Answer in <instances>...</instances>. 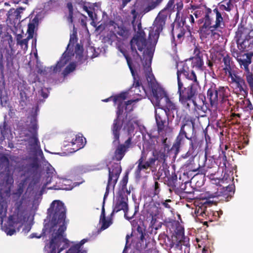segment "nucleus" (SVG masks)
<instances>
[{"mask_svg":"<svg viewBox=\"0 0 253 253\" xmlns=\"http://www.w3.org/2000/svg\"><path fill=\"white\" fill-rule=\"evenodd\" d=\"M22 200L15 204V208L12 215L8 217L7 226L3 227V230L7 235L11 236L19 231L26 221L25 211L22 207Z\"/></svg>","mask_w":253,"mask_h":253,"instance_id":"20e7f679","label":"nucleus"},{"mask_svg":"<svg viewBox=\"0 0 253 253\" xmlns=\"http://www.w3.org/2000/svg\"><path fill=\"white\" fill-rule=\"evenodd\" d=\"M176 240L172 241L170 244L169 253H190V244L189 239L184 236V231H179L176 233Z\"/></svg>","mask_w":253,"mask_h":253,"instance_id":"9b49d317","label":"nucleus"},{"mask_svg":"<svg viewBox=\"0 0 253 253\" xmlns=\"http://www.w3.org/2000/svg\"><path fill=\"white\" fill-rule=\"evenodd\" d=\"M153 99L152 102L153 103L159 107V106H163V102L168 98L169 96L166 92L161 88H152Z\"/></svg>","mask_w":253,"mask_h":253,"instance_id":"a211bd4d","label":"nucleus"},{"mask_svg":"<svg viewBox=\"0 0 253 253\" xmlns=\"http://www.w3.org/2000/svg\"><path fill=\"white\" fill-rule=\"evenodd\" d=\"M197 172L191 179V183H193L197 187H200L203 185L204 183L205 176L201 173Z\"/></svg>","mask_w":253,"mask_h":253,"instance_id":"c756f323","label":"nucleus"},{"mask_svg":"<svg viewBox=\"0 0 253 253\" xmlns=\"http://www.w3.org/2000/svg\"><path fill=\"white\" fill-rule=\"evenodd\" d=\"M67 51H65L62 54L60 59L58 61L56 64L53 66H51L50 69L53 68V72L56 73L57 72L60 70V69L63 67L70 60V55L69 52H67Z\"/></svg>","mask_w":253,"mask_h":253,"instance_id":"a878e982","label":"nucleus"},{"mask_svg":"<svg viewBox=\"0 0 253 253\" xmlns=\"http://www.w3.org/2000/svg\"><path fill=\"white\" fill-rule=\"evenodd\" d=\"M185 77L187 79L193 81V83L190 84H194L196 86H200L199 81L197 80L196 75L194 71H191V72H188L185 76Z\"/></svg>","mask_w":253,"mask_h":253,"instance_id":"4c0bfd02","label":"nucleus"},{"mask_svg":"<svg viewBox=\"0 0 253 253\" xmlns=\"http://www.w3.org/2000/svg\"><path fill=\"white\" fill-rule=\"evenodd\" d=\"M109 176L107 185L106 188V194L109 193V187H114L122 171V168L120 163H113L111 168L108 167Z\"/></svg>","mask_w":253,"mask_h":253,"instance_id":"dca6fc26","label":"nucleus"},{"mask_svg":"<svg viewBox=\"0 0 253 253\" xmlns=\"http://www.w3.org/2000/svg\"><path fill=\"white\" fill-rule=\"evenodd\" d=\"M183 25L186 24L187 23H189L192 26V28H193V25L195 24V18L193 14H188L182 20Z\"/></svg>","mask_w":253,"mask_h":253,"instance_id":"3c124183","label":"nucleus"},{"mask_svg":"<svg viewBox=\"0 0 253 253\" xmlns=\"http://www.w3.org/2000/svg\"><path fill=\"white\" fill-rule=\"evenodd\" d=\"M232 55L237 60L241 55H243V53H241L240 51H239L236 48H233L231 50Z\"/></svg>","mask_w":253,"mask_h":253,"instance_id":"052dcab7","label":"nucleus"},{"mask_svg":"<svg viewBox=\"0 0 253 253\" xmlns=\"http://www.w3.org/2000/svg\"><path fill=\"white\" fill-rule=\"evenodd\" d=\"M167 184L168 186L170 188V190L172 189L173 191H175L177 185H178L177 177L175 173L171 174L169 177H168Z\"/></svg>","mask_w":253,"mask_h":253,"instance_id":"2f4dec72","label":"nucleus"},{"mask_svg":"<svg viewBox=\"0 0 253 253\" xmlns=\"http://www.w3.org/2000/svg\"><path fill=\"white\" fill-rule=\"evenodd\" d=\"M144 160H145V158L144 156L143 153H142L141 157L136 162V164L137 166L134 171V176L136 179H140L142 177V171L147 170L148 169L144 164Z\"/></svg>","mask_w":253,"mask_h":253,"instance_id":"393cba45","label":"nucleus"},{"mask_svg":"<svg viewBox=\"0 0 253 253\" xmlns=\"http://www.w3.org/2000/svg\"><path fill=\"white\" fill-rule=\"evenodd\" d=\"M77 33H73V34L70 35L69 42L67 45L66 48V51L69 50V47L71 44L74 45L75 42L77 41Z\"/></svg>","mask_w":253,"mask_h":253,"instance_id":"13d9d810","label":"nucleus"},{"mask_svg":"<svg viewBox=\"0 0 253 253\" xmlns=\"http://www.w3.org/2000/svg\"><path fill=\"white\" fill-rule=\"evenodd\" d=\"M130 48L132 52L137 53L135 45L137 47L138 50L142 51L147 45V40L144 39H139V38L134 37L130 42Z\"/></svg>","mask_w":253,"mask_h":253,"instance_id":"5701e85b","label":"nucleus"},{"mask_svg":"<svg viewBox=\"0 0 253 253\" xmlns=\"http://www.w3.org/2000/svg\"><path fill=\"white\" fill-rule=\"evenodd\" d=\"M188 140L189 141V147L187 153L182 156L184 158H187L190 156L193 158L197 154L204 143L203 140L200 139L196 135L189 137Z\"/></svg>","mask_w":253,"mask_h":253,"instance_id":"f3484780","label":"nucleus"},{"mask_svg":"<svg viewBox=\"0 0 253 253\" xmlns=\"http://www.w3.org/2000/svg\"><path fill=\"white\" fill-rule=\"evenodd\" d=\"M253 56L252 53H243V55L237 60L240 67L245 71V72L250 71L249 65L252 63Z\"/></svg>","mask_w":253,"mask_h":253,"instance_id":"aec40b11","label":"nucleus"},{"mask_svg":"<svg viewBox=\"0 0 253 253\" xmlns=\"http://www.w3.org/2000/svg\"><path fill=\"white\" fill-rule=\"evenodd\" d=\"M168 122L169 120H163L156 122L158 133H160L164 130L165 127L169 125Z\"/></svg>","mask_w":253,"mask_h":253,"instance_id":"de8ad7c7","label":"nucleus"},{"mask_svg":"<svg viewBox=\"0 0 253 253\" xmlns=\"http://www.w3.org/2000/svg\"><path fill=\"white\" fill-rule=\"evenodd\" d=\"M38 124L36 116H33L31 124L28 127V131L32 134L26 140L31 149L37 151L40 148V143L38 138Z\"/></svg>","mask_w":253,"mask_h":253,"instance_id":"2eb2a0df","label":"nucleus"},{"mask_svg":"<svg viewBox=\"0 0 253 253\" xmlns=\"http://www.w3.org/2000/svg\"><path fill=\"white\" fill-rule=\"evenodd\" d=\"M174 0H169L166 7L162 10H165V13H168L167 11H170L171 8L173 7Z\"/></svg>","mask_w":253,"mask_h":253,"instance_id":"0e129e2a","label":"nucleus"},{"mask_svg":"<svg viewBox=\"0 0 253 253\" xmlns=\"http://www.w3.org/2000/svg\"><path fill=\"white\" fill-rule=\"evenodd\" d=\"M169 116L167 115V113L162 108H158L155 109V119L156 122L163 120H169Z\"/></svg>","mask_w":253,"mask_h":253,"instance_id":"7c9ffc66","label":"nucleus"},{"mask_svg":"<svg viewBox=\"0 0 253 253\" xmlns=\"http://www.w3.org/2000/svg\"><path fill=\"white\" fill-rule=\"evenodd\" d=\"M75 52L80 57L83 56V47L82 45H81L79 43L77 44L75 46Z\"/></svg>","mask_w":253,"mask_h":253,"instance_id":"e2e57ef3","label":"nucleus"},{"mask_svg":"<svg viewBox=\"0 0 253 253\" xmlns=\"http://www.w3.org/2000/svg\"><path fill=\"white\" fill-rule=\"evenodd\" d=\"M20 104L22 106H25L27 105L26 101L28 98V96L27 95L26 93L23 91H21L20 92Z\"/></svg>","mask_w":253,"mask_h":253,"instance_id":"5fc2aeb1","label":"nucleus"},{"mask_svg":"<svg viewBox=\"0 0 253 253\" xmlns=\"http://www.w3.org/2000/svg\"><path fill=\"white\" fill-rule=\"evenodd\" d=\"M175 32L177 34V37L180 41L185 34V30L183 27L178 26L175 29Z\"/></svg>","mask_w":253,"mask_h":253,"instance_id":"864d4df0","label":"nucleus"},{"mask_svg":"<svg viewBox=\"0 0 253 253\" xmlns=\"http://www.w3.org/2000/svg\"><path fill=\"white\" fill-rule=\"evenodd\" d=\"M47 213L51 217V224H52L50 231L53 228L50 240L51 243L59 242L69 244L70 241L66 238L65 233L67 222L65 220L66 208L64 204L60 200L53 201L47 210Z\"/></svg>","mask_w":253,"mask_h":253,"instance_id":"f03ea898","label":"nucleus"},{"mask_svg":"<svg viewBox=\"0 0 253 253\" xmlns=\"http://www.w3.org/2000/svg\"><path fill=\"white\" fill-rule=\"evenodd\" d=\"M30 39H29L28 37H27V38L23 39L18 42L17 44L19 45L24 50H27L28 47V42Z\"/></svg>","mask_w":253,"mask_h":253,"instance_id":"603ef678","label":"nucleus"},{"mask_svg":"<svg viewBox=\"0 0 253 253\" xmlns=\"http://www.w3.org/2000/svg\"><path fill=\"white\" fill-rule=\"evenodd\" d=\"M100 221L102 222L101 229L102 230L107 229L112 223V220L111 219L106 220V218H101Z\"/></svg>","mask_w":253,"mask_h":253,"instance_id":"6e6d98bb","label":"nucleus"},{"mask_svg":"<svg viewBox=\"0 0 253 253\" xmlns=\"http://www.w3.org/2000/svg\"><path fill=\"white\" fill-rule=\"evenodd\" d=\"M147 212L149 213L150 216H157L159 214V211L158 207L154 204H150L148 206Z\"/></svg>","mask_w":253,"mask_h":253,"instance_id":"49530a36","label":"nucleus"},{"mask_svg":"<svg viewBox=\"0 0 253 253\" xmlns=\"http://www.w3.org/2000/svg\"><path fill=\"white\" fill-rule=\"evenodd\" d=\"M38 22V20L34 18L32 22H30L28 25V37L29 39H33L34 37V30L35 29V23Z\"/></svg>","mask_w":253,"mask_h":253,"instance_id":"c9c22d12","label":"nucleus"},{"mask_svg":"<svg viewBox=\"0 0 253 253\" xmlns=\"http://www.w3.org/2000/svg\"><path fill=\"white\" fill-rule=\"evenodd\" d=\"M221 56L223 57V62L224 65V67L223 68V70L226 75L236 71L235 70L232 69L231 67V64L232 63V60L231 57L228 54H225L224 53H220Z\"/></svg>","mask_w":253,"mask_h":253,"instance_id":"cd10ccee","label":"nucleus"},{"mask_svg":"<svg viewBox=\"0 0 253 253\" xmlns=\"http://www.w3.org/2000/svg\"><path fill=\"white\" fill-rule=\"evenodd\" d=\"M157 5V3L156 2H153L150 4H149L144 9L143 11L144 13L148 12L151 10L154 9Z\"/></svg>","mask_w":253,"mask_h":253,"instance_id":"69168bd1","label":"nucleus"},{"mask_svg":"<svg viewBox=\"0 0 253 253\" xmlns=\"http://www.w3.org/2000/svg\"><path fill=\"white\" fill-rule=\"evenodd\" d=\"M245 80L251 90L253 92V73L250 70L245 72Z\"/></svg>","mask_w":253,"mask_h":253,"instance_id":"e433bc0d","label":"nucleus"},{"mask_svg":"<svg viewBox=\"0 0 253 253\" xmlns=\"http://www.w3.org/2000/svg\"><path fill=\"white\" fill-rule=\"evenodd\" d=\"M167 155H166L165 152H160L158 154L157 156H155L156 159H157V161L160 162H163L164 163L166 161Z\"/></svg>","mask_w":253,"mask_h":253,"instance_id":"bf43d9fd","label":"nucleus"},{"mask_svg":"<svg viewBox=\"0 0 253 253\" xmlns=\"http://www.w3.org/2000/svg\"><path fill=\"white\" fill-rule=\"evenodd\" d=\"M70 244H66L59 242H55L51 243V240L49 242L48 248L51 249L47 253H60L61 251L68 248Z\"/></svg>","mask_w":253,"mask_h":253,"instance_id":"bb28decb","label":"nucleus"},{"mask_svg":"<svg viewBox=\"0 0 253 253\" xmlns=\"http://www.w3.org/2000/svg\"><path fill=\"white\" fill-rule=\"evenodd\" d=\"M8 125L5 121L2 124L0 125V143L2 142L5 138V135L7 133Z\"/></svg>","mask_w":253,"mask_h":253,"instance_id":"f704fd0d","label":"nucleus"},{"mask_svg":"<svg viewBox=\"0 0 253 253\" xmlns=\"http://www.w3.org/2000/svg\"><path fill=\"white\" fill-rule=\"evenodd\" d=\"M235 2V0H222L212 10L207 9L206 15V23L210 24L212 16H215V20L213 28L218 29L219 32L222 33L223 30L225 27L222 11L230 12L234 8V4Z\"/></svg>","mask_w":253,"mask_h":253,"instance_id":"7ed1b4c3","label":"nucleus"},{"mask_svg":"<svg viewBox=\"0 0 253 253\" xmlns=\"http://www.w3.org/2000/svg\"><path fill=\"white\" fill-rule=\"evenodd\" d=\"M158 108L164 109L167 113V115L169 116H172V118L174 117V113L176 112L177 113L178 112L177 106L175 103L170 100L169 97L166 98V99L164 101L163 106H159Z\"/></svg>","mask_w":253,"mask_h":253,"instance_id":"412c9836","label":"nucleus"},{"mask_svg":"<svg viewBox=\"0 0 253 253\" xmlns=\"http://www.w3.org/2000/svg\"><path fill=\"white\" fill-rule=\"evenodd\" d=\"M207 9L210 8L205 7L204 9L198 8L191 11V14L194 15V17L196 19L199 18L203 15V17L197 20L199 24L203 23V24L199 28V32L201 37L207 38L210 36L211 37L215 38L219 37L218 34L219 29L216 28H213L214 24H212L214 16H212L211 23L207 24L206 21V15Z\"/></svg>","mask_w":253,"mask_h":253,"instance_id":"39448f33","label":"nucleus"},{"mask_svg":"<svg viewBox=\"0 0 253 253\" xmlns=\"http://www.w3.org/2000/svg\"><path fill=\"white\" fill-rule=\"evenodd\" d=\"M128 198L124 192H121L119 196L117 197L116 202L113 206V211L111 215L113 216L115 213H117L121 211H123L124 212L125 218L130 220L132 219L138 211V210L135 208V211L132 215L129 216L127 215L128 211Z\"/></svg>","mask_w":253,"mask_h":253,"instance_id":"f8f14e48","label":"nucleus"},{"mask_svg":"<svg viewBox=\"0 0 253 253\" xmlns=\"http://www.w3.org/2000/svg\"><path fill=\"white\" fill-rule=\"evenodd\" d=\"M236 105L237 111H239V109H241L244 112H247L249 114L253 113V102L249 98H244L238 101Z\"/></svg>","mask_w":253,"mask_h":253,"instance_id":"4be33fe9","label":"nucleus"},{"mask_svg":"<svg viewBox=\"0 0 253 253\" xmlns=\"http://www.w3.org/2000/svg\"><path fill=\"white\" fill-rule=\"evenodd\" d=\"M177 94L179 95V101L186 109L190 110L191 101L194 105H196V98L198 93V88L200 86L194 84H190L188 87L184 86L182 81L177 83Z\"/></svg>","mask_w":253,"mask_h":253,"instance_id":"0eeeda50","label":"nucleus"},{"mask_svg":"<svg viewBox=\"0 0 253 253\" xmlns=\"http://www.w3.org/2000/svg\"><path fill=\"white\" fill-rule=\"evenodd\" d=\"M20 12L17 9H10L7 13L8 18L10 20H18L20 17Z\"/></svg>","mask_w":253,"mask_h":253,"instance_id":"58836bf2","label":"nucleus"},{"mask_svg":"<svg viewBox=\"0 0 253 253\" xmlns=\"http://www.w3.org/2000/svg\"><path fill=\"white\" fill-rule=\"evenodd\" d=\"M188 129H192V131H194V127L193 125L191 126L190 124L186 123L181 125L179 133L170 149V150L175 155H177L180 152V148L184 145L185 142V138L188 140L189 136L187 133Z\"/></svg>","mask_w":253,"mask_h":253,"instance_id":"ddd939ff","label":"nucleus"},{"mask_svg":"<svg viewBox=\"0 0 253 253\" xmlns=\"http://www.w3.org/2000/svg\"><path fill=\"white\" fill-rule=\"evenodd\" d=\"M107 37L108 39V42H110L111 44H112L113 42L117 41L120 42L121 41L120 38L118 37L117 33L114 32V30L110 31Z\"/></svg>","mask_w":253,"mask_h":253,"instance_id":"8fccbe9b","label":"nucleus"},{"mask_svg":"<svg viewBox=\"0 0 253 253\" xmlns=\"http://www.w3.org/2000/svg\"><path fill=\"white\" fill-rule=\"evenodd\" d=\"M48 70L49 68L42 66L38 67L37 72L40 74L46 75Z\"/></svg>","mask_w":253,"mask_h":253,"instance_id":"338daca9","label":"nucleus"},{"mask_svg":"<svg viewBox=\"0 0 253 253\" xmlns=\"http://www.w3.org/2000/svg\"><path fill=\"white\" fill-rule=\"evenodd\" d=\"M229 83L233 91L237 94L245 97L248 94L249 88L244 75L242 72L236 70L227 75Z\"/></svg>","mask_w":253,"mask_h":253,"instance_id":"6e6552de","label":"nucleus"},{"mask_svg":"<svg viewBox=\"0 0 253 253\" xmlns=\"http://www.w3.org/2000/svg\"><path fill=\"white\" fill-rule=\"evenodd\" d=\"M153 197L158 196L161 191V185L158 180H154V183L152 186Z\"/></svg>","mask_w":253,"mask_h":253,"instance_id":"09e8293b","label":"nucleus"},{"mask_svg":"<svg viewBox=\"0 0 253 253\" xmlns=\"http://www.w3.org/2000/svg\"><path fill=\"white\" fill-rule=\"evenodd\" d=\"M127 94V92H122L116 95L114 98V103L117 105L118 107L116 118L113 121L111 131L112 135V144L115 147L113 159L118 162H120L123 159L132 144L131 136H129L124 143H121L120 139L121 130L124 122V119L121 120V117L125 111V113L126 114V118L127 114L133 110V105L132 104L137 101L136 99L125 101Z\"/></svg>","mask_w":253,"mask_h":253,"instance_id":"f257e3e1","label":"nucleus"},{"mask_svg":"<svg viewBox=\"0 0 253 253\" xmlns=\"http://www.w3.org/2000/svg\"><path fill=\"white\" fill-rule=\"evenodd\" d=\"M76 67V65L74 62L70 63L63 71L62 75L66 77L70 73L73 72Z\"/></svg>","mask_w":253,"mask_h":253,"instance_id":"a18cd8bd","label":"nucleus"},{"mask_svg":"<svg viewBox=\"0 0 253 253\" xmlns=\"http://www.w3.org/2000/svg\"><path fill=\"white\" fill-rule=\"evenodd\" d=\"M5 58L6 60V62L8 64H12L13 59H14V55L12 52V51H10L9 50H6L5 54Z\"/></svg>","mask_w":253,"mask_h":253,"instance_id":"4d7b16f0","label":"nucleus"},{"mask_svg":"<svg viewBox=\"0 0 253 253\" xmlns=\"http://www.w3.org/2000/svg\"><path fill=\"white\" fill-rule=\"evenodd\" d=\"M205 163L204 165L201 167L200 166L196 169L189 168V172H196L203 174L205 176H207L211 179L212 184L217 185L219 182V179L214 177V175L217 172L218 167L213 160H209L208 161L207 159V155H205Z\"/></svg>","mask_w":253,"mask_h":253,"instance_id":"1a4fd4ad","label":"nucleus"},{"mask_svg":"<svg viewBox=\"0 0 253 253\" xmlns=\"http://www.w3.org/2000/svg\"><path fill=\"white\" fill-rule=\"evenodd\" d=\"M188 60L192 61V66L193 67H195L198 69H201L204 65L203 58L191 57Z\"/></svg>","mask_w":253,"mask_h":253,"instance_id":"72a5a7b5","label":"nucleus"},{"mask_svg":"<svg viewBox=\"0 0 253 253\" xmlns=\"http://www.w3.org/2000/svg\"><path fill=\"white\" fill-rule=\"evenodd\" d=\"M137 235L140 240V242H143L146 235V230L143 227L137 225L136 227Z\"/></svg>","mask_w":253,"mask_h":253,"instance_id":"a19ab883","label":"nucleus"},{"mask_svg":"<svg viewBox=\"0 0 253 253\" xmlns=\"http://www.w3.org/2000/svg\"><path fill=\"white\" fill-rule=\"evenodd\" d=\"M188 72H189V68L185 64L183 65V66L181 69L177 70L176 73L177 83H179V81H181L180 78V75L183 74L185 76L188 73Z\"/></svg>","mask_w":253,"mask_h":253,"instance_id":"79ce46f5","label":"nucleus"},{"mask_svg":"<svg viewBox=\"0 0 253 253\" xmlns=\"http://www.w3.org/2000/svg\"><path fill=\"white\" fill-rule=\"evenodd\" d=\"M253 38V30L249 32V30L243 26H238L236 32L235 39L237 46L240 50L246 49L249 39Z\"/></svg>","mask_w":253,"mask_h":253,"instance_id":"4468645a","label":"nucleus"},{"mask_svg":"<svg viewBox=\"0 0 253 253\" xmlns=\"http://www.w3.org/2000/svg\"><path fill=\"white\" fill-rule=\"evenodd\" d=\"M230 97V92L228 86L217 87L215 84H213L207 91V98L209 100L210 105L214 109L216 108L218 101L221 103L229 105Z\"/></svg>","mask_w":253,"mask_h":253,"instance_id":"423d86ee","label":"nucleus"},{"mask_svg":"<svg viewBox=\"0 0 253 253\" xmlns=\"http://www.w3.org/2000/svg\"><path fill=\"white\" fill-rule=\"evenodd\" d=\"M121 52L123 54L124 57H125L127 64L128 66V68L131 72V73L132 75L134 77L135 76V72L132 66V60L131 57L128 55V54L126 53L125 51H122Z\"/></svg>","mask_w":253,"mask_h":253,"instance_id":"37998d69","label":"nucleus"},{"mask_svg":"<svg viewBox=\"0 0 253 253\" xmlns=\"http://www.w3.org/2000/svg\"><path fill=\"white\" fill-rule=\"evenodd\" d=\"M72 146H75L73 148L74 151H77L83 148L86 144V139L83 136V134L79 133L76 135L75 138H73L71 142Z\"/></svg>","mask_w":253,"mask_h":253,"instance_id":"c85d7f7f","label":"nucleus"},{"mask_svg":"<svg viewBox=\"0 0 253 253\" xmlns=\"http://www.w3.org/2000/svg\"><path fill=\"white\" fill-rule=\"evenodd\" d=\"M110 26L114 27V32L117 33V35L121 37V39L125 40L129 38L131 35L130 31L124 26H119L115 21L111 20L109 23Z\"/></svg>","mask_w":253,"mask_h":253,"instance_id":"6ab92c4d","label":"nucleus"},{"mask_svg":"<svg viewBox=\"0 0 253 253\" xmlns=\"http://www.w3.org/2000/svg\"><path fill=\"white\" fill-rule=\"evenodd\" d=\"M66 253H81L79 249L77 248L75 245L71 247Z\"/></svg>","mask_w":253,"mask_h":253,"instance_id":"774afa93","label":"nucleus"},{"mask_svg":"<svg viewBox=\"0 0 253 253\" xmlns=\"http://www.w3.org/2000/svg\"><path fill=\"white\" fill-rule=\"evenodd\" d=\"M193 54H194V56L193 57L203 58V54H202L201 51L200 50V49L199 48V47H198L197 46H195V48H194V49L193 51Z\"/></svg>","mask_w":253,"mask_h":253,"instance_id":"680f3d73","label":"nucleus"},{"mask_svg":"<svg viewBox=\"0 0 253 253\" xmlns=\"http://www.w3.org/2000/svg\"><path fill=\"white\" fill-rule=\"evenodd\" d=\"M188 184V182H185L184 183L181 182L180 183H178L177 187L174 191V192L177 194H182L183 193H187V194H191L193 192H191L189 191H187L186 186L187 184Z\"/></svg>","mask_w":253,"mask_h":253,"instance_id":"473e14b6","label":"nucleus"},{"mask_svg":"<svg viewBox=\"0 0 253 253\" xmlns=\"http://www.w3.org/2000/svg\"><path fill=\"white\" fill-rule=\"evenodd\" d=\"M168 14V13H165V10H161L156 17L153 23V28L151 29L149 33L148 40L151 42H157L160 33L165 25Z\"/></svg>","mask_w":253,"mask_h":253,"instance_id":"9d476101","label":"nucleus"},{"mask_svg":"<svg viewBox=\"0 0 253 253\" xmlns=\"http://www.w3.org/2000/svg\"><path fill=\"white\" fill-rule=\"evenodd\" d=\"M219 190L220 191L214 193L215 195L214 196H223L227 199V201H228L234 194L235 186L234 185H229L225 187H220Z\"/></svg>","mask_w":253,"mask_h":253,"instance_id":"b1692460","label":"nucleus"},{"mask_svg":"<svg viewBox=\"0 0 253 253\" xmlns=\"http://www.w3.org/2000/svg\"><path fill=\"white\" fill-rule=\"evenodd\" d=\"M156 161L157 159H156L155 155H154L153 157L149 158L147 161L144 160V164L145 165L148 169H155V162Z\"/></svg>","mask_w":253,"mask_h":253,"instance_id":"c03bdc74","label":"nucleus"},{"mask_svg":"<svg viewBox=\"0 0 253 253\" xmlns=\"http://www.w3.org/2000/svg\"><path fill=\"white\" fill-rule=\"evenodd\" d=\"M137 235L140 240V242H143L146 235V230L143 227L137 225L136 227Z\"/></svg>","mask_w":253,"mask_h":253,"instance_id":"ea45409f","label":"nucleus"}]
</instances>
